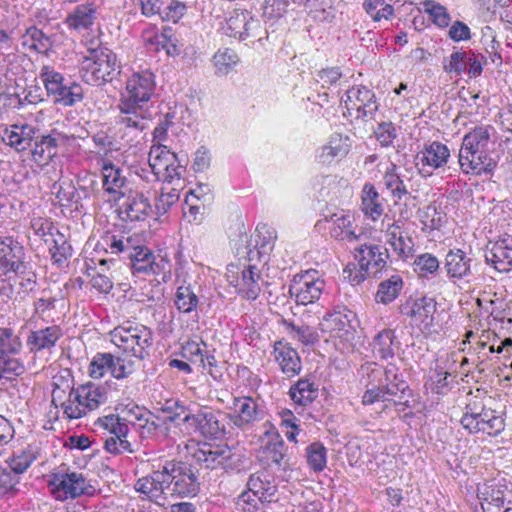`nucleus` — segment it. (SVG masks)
<instances>
[{"mask_svg": "<svg viewBox=\"0 0 512 512\" xmlns=\"http://www.w3.org/2000/svg\"><path fill=\"white\" fill-rule=\"evenodd\" d=\"M155 91L154 74L148 70L132 74L121 92L117 123L137 137L147 128V103Z\"/></svg>", "mask_w": 512, "mask_h": 512, "instance_id": "f257e3e1", "label": "nucleus"}, {"mask_svg": "<svg viewBox=\"0 0 512 512\" xmlns=\"http://www.w3.org/2000/svg\"><path fill=\"white\" fill-rule=\"evenodd\" d=\"M106 245L112 254H124L130 260L133 273L159 275L165 263L163 260L155 262V256L145 246L136 244L130 236L111 235L105 239Z\"/></svg>", "mask_w": 512, "mask_h": 512, "instance_id": "f03ea898", "label": "nucleus"}, {"mask_svg": "<svg viewBox=\"0 0 512 512\" xmlns=\"http://www.w3.org/2000/svg\"><path fill=\"white\" fill-rule=\"evenodd\" d=\"M83 80L95 86L111 82L119 73L116 54L108 48H96L89 52L81 62Z\"/></svg>", "mask_w": 512, "mask_h": 512, "instance_id": "7ed1b4c3", "label": "nucleus"}, {"mask_svg": "<svg viewBox=\"0 0 512 512\" xmlns=\"http://www.w3.org/2000/svg\"><path fill=\"white\" fill-rule=\"evenodd\" d=\"M111 342L125 352L143 360L153 345V332L142 324L127 322L110 332Z\"/></svg>", "mask_w": 512, "mask_h": 512, "instance_id": "20e7f679", "label": "nucleus"}, {"mask_svg": "<svg viewBox=\"0 0 512 512\" xmlns=\"http://www.w3.org/2000/svg\"><path fill=\"white\" fill-rule=\"evenodd\" d=\"M411 396L412 391L406 381H400L399 383L381 381L380 386L364 392L362 403L364 405L382 403V410L394 406L397 412H403L405 408L410 407L409 398Z\"/></svg>", "mask_w": 512, "mask_h": 512, "instance_id": "39448f33", "label": "nucleus"}, {"mask_svg": "<svg viewBox=\"0 0 512 512\" xmlns=\"http://www.w3.org/2000/svg\"><path fill=\"white\" fill-rule=\"evenodd\" d=\"M106 402L103 389L87 383L71 389L69 398L62 404L63 412L69 419H79Z\"/></svg>", "mask_w": 512, "mask_h": 512, "instance_id": "423d86ee", "label": "nucleus"}, {"mask_svg": "<svg viewBox=\"0 0 512 512\" xmlns=\"http://www.w3.org/2000/svg\"><path fill=\"white\" fill-rule=\"evenodd\" d=\"M166 493L172 498L195 497L200 490L198 475L184 462H167Z\"/></svg>", "mask_w": 512, "mask_h": 512, "instance_id": "0eeeda50", "label": "nucleus"}, {"mask_svg": "<svg viewBox=\"0 0 512 512\" xmlns=\"http://www.w3.org/2000/svg\"><path fill=\"white\" fill-rule=\"evenodd\" d=\"M48 486L55 499L64 501L75 499L88 493V484L86 478L77 472L54 473L48 480Z\"/></svg>", "mask_w": 512, "mask_h": 512, "instance_id": "6e6552de", "label": "nucleus"}, {"mask_svg": "<svg viewBox=\"0 0 512 512\" xmlns=\"http://www.w3.org/2000/svg\"><path fill=\"white\" fill-rule=\"evenodd\" d=\"M97 424L109 433L105 440V449L112 454L134 452L131 443L127 440L129 431L125 420L118 415H107L99 418Z\"/></svg>", "mask_w": 512, "mask_h": 512, "instance_id": "1a4fd4ad", "label": "nucleus"}, {"mask_svg": "<svg viewBox=\"0 0 512 512\" xmlns=\"http://www.w3.org/2000/svg\"><path fill=\"white\" fill-rule=\"evenodd\" d=\"M182 422L204 438L217 439L225 433V426L217 414L207 408L199 409L193 414H185Z\"/></svg>", "mask_w": 512, "mask_h": 512, "instance_id": "9d476101", "label": "nucleus"}, {"mask_svg": "<svg viewBox=\"0 0 512 512\" xmlns=\"http://www.w3.org/2000/svg\"><path fill=\"white\" fill-rule=\"evenodd\" d=\"M402 315L411 319V323L421 330L429 329L433 325L436 312V302L429 297L408 299L399 306Z\"/></svg>", "mask_w": 512, "mask_h": 512, "instance_id": "9b49d317", "label": "nucleus"}, {"mask_svg": "<svg viewBox=\"0 0 512 512\" xmlns=\"http://www.w3.org/2000/svg\"><path fill=\"white\" fill-rule=\"evenodd\" d=\"M316 272L306 271L296 275L289 287V293L295 297L297 304L307 305L318 300L324 289V281L315 278Z\"/></svg>", "mask_w": 512, "mask_h": 512, "instance_id": "f8f14e48", "label": "nucleus"}, {"mask_svg": "<svg viewBox=\"0 0 512 512\" xmlns=\"http://www.w3.org/2000/svg\"><path fill=\"white\" fill-rule=\"evenodd\" d=\"M61 337L62 330L57 325L30 331L26 339V346L29 352L33 354V360L26 365L27 369H36L35 358L37 354L44 350L50 351L56 346Z\"/></svg>", "mask_w": 512, "mask_h": 512, "instance_id": "ddd939ff", "label": "nucleus"}, {"mask_svg": "<svg viewBox=\"0 0 512 512\" xmlns=\"http://www.w3.org/2000/svg\"><path fill=\"white\" fill-rule=\"evenodd\" d=\"M167 462L162 469L153 471L150 475L142 477L135 483V490L147 496L156 504L163 506L169 497L167 486Z\"/></svg>", "mask_w": 512, "mask_h": 512, "instance_id": "4468645a", "label": "nucleus"}, {"mask_svg": "<svg viewBox=\"0 0 512 512\" xmlns=\"http://www.w3.org/2000/svg\"><path fill=\"white\" fill-rule=\"evenodd\" d=\"M450 157V151L445 144L434 141L426 145L416 155V165L423 176H430L432 172L443 167Z\"/></svg>", "mask_w": 512, "mask_h": 512, "instance_id": "2eb2a0df", "label": "nucleus"}, {"mask_svg": "<svg viewBox=\"0 0 512 512\" xmlns=\"http://www.w3.org/2000/svg\"><path fill=\"white\" fill-rule=\"evenodd\" d=\"M459 164L464 173L474 175L491 173L496 167L495 160L486 151L465 149V147L460 148Z\"/></svg>", "mask_w": 512, "mask_h": 512, "instance_id": "dca6fc26", "label": "nucleus"}, {"mask_svg": "<svg viewBox=\"0 0 512 512\" xmlns=\"http://www.w3.org/2000/svg\"><path fill=\"white\" fill-rule=\"evenodd\" d=\"M359 267L366 273L376 275L386 266L388 250L380 245L363 244L355 249Z\"/></svg>", "mask_w": 512, "mask_h": 512, "instance_id": "f3484780", "label": "nucleus"}, {"mask_svg": "<svg viewBox=\"0 0 512 512\" xmlns=\"http://www.w3.org/2000/svg\"><path fill=\"white\" fill-rule=\"evenodd\" d=\"M39 129L30 124H14L4 128L2 141L17 152H24L33 146Z\"/></svg>", "mask_w": 512, "mask_h": 512, "instance_id": "a211bd4d", "label": "nucleus"}, {"mask_svg": "<svg viewBox=\"0 0 512 512\" xmlns=\"http://www.w3.org/2000/svg\"><path fill=\"white\" fill-rule=\"evenodd\" d=\"M385 237L386 242L400 259L407 260L413 256L414 241L409 232L398 222L387 227Z\"/></svg>", "mask_w": 512, "mask_h": 512, "instance_id": "6ab92c4d", "label": "nucleus"}, {"mask_svg": "<svg viewBox=\"0 0 512 512\" xmlns=\"http://www.w3.org/2000/svg\"><path fill=\"white\" fill-rule=\"evenodd\" d=\"M137 191L128 196L127 202L123 205L121 213L131 221L145 220L152 211V206L146 194L150 193V189L146 186H137Z\"/></svg>", "mask_w": 512, "mask_h": 512, "instance_id": "aec40b11", "label": "nucleus"}, {"mask_svg": "<svg viewBox=\"0 0 512 512\" xmlns=\"http://www.w3.org/2000/svg\"><path fill=\"white\" fill-rule=\"evenodd\" d=\"M25 252L23 246L11 237L0 239V269L15 272L24 265Z\"/></svg>", "mask_w": 512, "mask_h": 512, "instance_id": "412c9836", "label": "nucleus"}, {"mask_svg": "<svg viewBox=\"0 0 512 512\" xmlns=\"http://www.w3.org/2000/svg\"><path fill=\"white\" fill-rule=\"evenodd\" d=\"M234 414H230V420L239 428H243L262 418L258 404L251 397H238L233 400Z\"/></svg>", "mask_w": 512, "mask_h": 512, "instance_id": "4be33fe9", "label": "nucleus"}, {"mask_svg": "<svg viewBox=\"0 0 512 512\" xmlns=\"http://www.w3.org/2000/svg\"><path fill=\"white\" fill-rule=\"evenodd\" d=\"M352 312L346 308L334 310L327 313L320 322L322 332L333 337H344L348 335L351 327Z\"/></svg>", "mask_w": 512, "mask_h": 512, "instance_id": "5701e85b", "label": "nucleus"}, {"mask_svg": "<svg viewBox=\"0 0 512 512\" xmlns=\"http://www.w3.org/2000/svg\"><path fill=\"white\" fill-rule=\"evenodd\" d=\"M486 260L500 272L509 271L512 268V236L506 234L493 243Z\"/></svg>", "mask_w": 512, "mask_h": 512, "instance_id": "b1692460", "label": "nucleus"}, {"mask_svg": "<svg viewBox=\"0 0 512 512\" xmlns=\"http://www.w3.org/2000/svg\"><path fill=\"white\" fill-rule=\"evenodd\" d=\"M232 456L231 450L227 446L216 445L212 446L204 444L197 449L193 457L198 463L204 464L207 469H215L219 466H224Z\"/></svg>", "mask_w": 512, "mask_h": 512, "instance_id": "393cba45", "label": "nucleus"}, {"mask_svg": "<svg viewBox=\"0 0 512 512\" xmlns=\"http://www.w3.org/2000/svg\"><path fill=\"white\" fill-rule=\"evenodd\" d=\"M126 177L118 166L111 162H105L102 166L103 189L113 194L114 200H118L126 195L125 184Z\"/></svg>", "mask_w": 512, "mask_h": 512, "instance_id": "a878e982", "label": "nucleus"}, {"mask_svg": "<svg viewBox=\"0 0 512 512\" xmlns=\"http://www.w3.org/2000/svg\"><path fill=\"white\" fill-rule=\"evenodd\" d=\"M472 258L463 250H450L445 257L444 269L449 278L462 279L471 275Z\"/></svg>", "mask_w": 512, "mask_h": 512, "instance_id": "bb28decb", "label": "nucleus"}, {"mask_svg": "<svg viewBox=\"0 0 512 512\" xmlns=\"http://www.w3.org/2000/svg\"><path fill=\"white\" fill-rule=\"evenodd\" d=\"M275 359L278 362L282 372L288 377L300 373L302 365L298 352L282 342H277L274 347Z\"/></svg>", "mask_w": 512, "mask_h": 512, "instance_id": "cd10ccee", "label": "nucleus"}, {"mask_svg": "<svg viewBox=\"0 0 512 512\" xmlns=\"http://www.w3.org/2000/svg\"><path fill=\"white\" fill-rule=\"evenodd\" d=\"M34 162L39 165L48 164L49 161L57 154V139L52 135L36 134L33 146L28 149Z\"/></svg>", "mask_w": 512, "mask_h": 512, "instance_id": "c85d7f7f", "label": "nucleus"}, {"mask_svg": "<svg viewBox=\"0 0 512 512\" xmlns=\"http://www.w3.org/2000/svg\"><path fill=\"white\" fill-rule=\"evenodd\" d=\"M477 404L479 408L476 413L481 432L490 436L500 434L505 428V422L502 416H500L495 410L486 408L480 402H477Z\"/></svg>", "mask_w": 512, "mask_h": 512, "instance_id": "c756f323", "label": "nucleus"}, {"mask_svg": "<svg viewBox=\"0 0 512 512\" xmlns=\"http://www.w3.org/2000/svg\"><path fill=\"white\" fill-rule=\"evenodd\" d=\"M348 138L343 139L339 134L330 138L327 145L320 148L317 159L322 164H330L336 158H343L349 152Z\"/></svg>", "mask_w": 512, "mask_h": 512, "instance_id": "7c9ffc66", "label": "nucleus"}, {"mask_svg": "<svg viewBox=\"0 0 512 512\" xmlns=\"http://www.w3.org/2000/svg\"><path fill=\"white\" fill-rule=\"evenodd\" d=\"M248 489L261 503L273 501L277 488L268 480L264 473H255L248 480Z\"/></svg>", "mask_w": 512, "mask_h": 512, "instance_id": "2f4dec72", "label": "nucleus"}, {"mask_svg": "<svg viewBox=\"0 0 512 512\" xmlns=\"http://www.w3.org/2000/svg\"><path fill=\"white\" fill-rule=\"evenodd\" d=\"M261 275L255 266L249 265L242 271L239 293L248 300H255L261 292Z\"/></svg>", "mask_w": 512, "mask_h": 512, "instance_id": "473e14b6", "label": "nucleus"}, {"mask_svg": "<svg viewBox=\"0 0 512 512\" xmlns=\"http://www.w3.org/2000/svg\"><path fill=\"white\" fill-rule=\"evenodd\" d=\"M96 19V7L92 3L78 5L66 19L70 28L82 30L89 28Z\"/></svg>", "mask_w": 512, "mask_h": 512, "instance_id": "72a5a7b5", "label": "nucleus"}, {"mask_svg": "<svg viewBox=\"0 0 512 512\" xmlns=\"http://www.w3.org/2000/svg\"><path fill=\"white\" fill-rule=\"evenodd\" d=\"M291 399L300 406L310 405L318 396V387L308 379H300L289 391Z\"/></svg>", "mask_w": 512, "mask_h": 512, "instance_id": "f704fd0d", "label": "nucleus"}, {"mask_svg": "<svg viewBox=\"0 0 512 512\" xmlns=\"http://www.w3.org/2000/svg\"><path fill=\"white\" fill-rule=\"evenodd\" d=\"M22 45L38 53H47L52 48V41L42 30L32 26L22 36Z\"/></svg>", "mask_w": 512, "mask_h": 512, "instance_id": "c9c22d12", "label": "nucleus"}, {"mask_svg": "<svg viewBox=\"0 0 512 512\" xmlns=\"http://www.w3.org/2000/svg\"><path fill=\"white\" fill-rule=\"evenodd\" d=\"M333 226L330 230L331 237L336 240L353 242L358 239L355 231L352 229V217L350 215L333 214L331 217Z\"/></svg>", "mask_w": 512, "mask_h": 512, "instance_id": "e433bc0d", "label": "nucleus"}, {"mask_svg": "<svg viewBox=\"0 0 512 512\" xmlns=\"http://www.w3.org/2000/svg\"><path fill=\"white\" fill-rule=\"evenodd\" d=\"M176 160V154L171 153L165 146H152L149 152L148 167L160 177L170 167V162Z\"/></svg>", "mask_w": 512, "mask_h": 512, "instance_id": "4c0bfd02", "label": "nucleus"}, {"mask_svg": "<svg viewBox=\"0 0 512 512\" xmlns=\"http://www.w3.org/2000/svg\"><path fill=\"white\" fill-rule=\"evenodd\" d=\"M362 210L373 220L383 213V206L380 196L372 184H365L362 190Z\"/></svg>", "mask_w": 512, "mask_h": 512, "instance_id": "58836bf2", "label": "nucleus"}, {"mask_svg": "<svg viewBox=\"0 0 512 512\" xmlns=\"http://www.w3.org/2000/svg\"><path fill=\"white\" fill-rule=\"evenodd\" d=\"M491 130H493V128L490 126L475 127L464 136L461 147H465V149H476V151H486L490 142Z\"/></svg>", "mask_w": 512, "mask_h": 512, "instance_id": "ea45409f", "label": "nucleus"}, {"mask_svg": "<svg viewBox=\"0 0 512 512\" xmlns=\"http://www.w3.org/2000/svg\"><path fill=\"white\" fill-rule=\"evenodd\" d=\"M51 258L54 263L61 264L71 256V246L67 243L64 235L56 230V236L45 238Z\"/></svg>", "mask_w": 512, "mask_h": 512, "instance_id": "a19ab883", "label": "nucleus"}, {"mask_svg": "<svg viewBox=\"0 0 512 512\" xmlns=\"http://www.w3.org/2000/svg\"><path fill=\"white\" fill-rule=\"evenodd\" d=\"M403 287L402 278L399 275H393L389 279L380 283L376 301L388 304L396 299Z\"/></svg>", "mask_w": 512, "mask_h": 512, "instance_id": "79ce46f5", "label": "nucleus"}, {"mask_svg": "<svg viewBox=\"0 0 512 512\" xmlns=\"http://www.w3.org/2000/svg\"><path fill=\"white\" fill-rule=\"evenodd\" d=\"M374 93L367 87H352L342 96L341 101L345 103L348 110H360V106L374 99Z\"/></svg>", "mask_w": 512, "mask_h": 512, "instance_id": "37998d69", "label": "nucleus"}, {"mask_svg": "<svg viewBox=\"0 0 512 512\" xmlns=\"http://www.w3.org/2000/svg\"><path fill=\"white\" fill-rule=\"evenodd\" d=\"M393 340L394 332L390 329H384L379 332L373 339L372 351L376 357L387 359L393 357Z\"/></svg>", "mask_w": 512, "mask_h": 512, "instance_id": "c03bdc74", "label": "nucleus"}, {"mask_svg": "<svg viewBox=\"0 0 512 512\" xmlns=\"http://www.w3.org/2000/svg\"><path fill=\"white\" fill-rule=\"evenodd\" d=\"M53 97L55 103L72 106L83 99V89L76 82L64 83Z\"/></svg>", "mask_w": 512, "mask_h": 512, "instance_id": "a18cd8bd", "label": "nucleus"}, {"mask_svg": "<svg viewBox=\"0 0 512 512\" xmlns=\"http://www.w3.org/2000/svg\"><path fill=\"white\" fill-rule=\"evenodd\" d=\"M19 484V476L15 475L7 466H0V497L7 499L15 497L20 491Z\"/></svg>", "mask_w": 512, "mask_h": 512, "instance_id": "49530a36", "label": "nucleus"}, {"mask_svg": "<svg viewBox=\"0 0 512 512\" xmlns=\"http://www.w3.org/2000/svg\"><path fill=\"white\" fill-rule=\"evenodd\" d=\"M327 450L320 442H313L306 448V458L309 467L314 472H321L326 467Z\"/></svg>", "mask_w": 512, "mask_h": 512, "instance_id": "de8ad7c7", "label": "nucleus"}, {"mask_svg": "<svg viewBox=\"0 0 512 512\" xmlns=\"http://www.w3.org/2000/svg\"><path fill=\"white\" fill-rule=\"evenodd\" d=\"M22 342L11 328H0V355L13 357L20 352Z\"/></svg>", "mask_w": 512, "mask_h": 512, "instance_id": "09e8293b", "label": "nucleus"}, {"mask_svg": "<svg viewBox=\"0 0 512 512\" xmlns=\"http://www.w3.org/2000/svg\"><path fill=\"white\" fill-rule=\"evenodd\" d=\"M27 370L22 360L0 355V379H11L23 375Z\"/></svg>", "mask_w": 512, "mask_h": 512, "instance_id": "8fccbe9b", "label": "nucleus"}, {"mask_svg": "<svg viewBox=\"0 0 512 512\" xmlns=\"http://www.w3.org/2000/svg\"><path fill=\"white\" fill-rule=\"evenodd\" d=\"M175 305L180 312L190 313L198 305V297L190 286H180L177 289Z\"/></svg>", "mask_w": 512, "mask_h": 512, "instance_id": "3c124183", "label": "nucleus"}, {"mask_svg": "<svg viewBox=\"0 0 512 512\" xmlns=\"http://www.w3.org/2000/svg\"><path fill=\"white\" fill-rule=\"evenodd\" d=\"M40 78L49 96H53L65 83L62 74L49 65L42 66Z\"/></svg>", "mask_w": 512, "mask_h": 512, "instance_id": "603ef678", "label": "nucleus"}, {"mask_svg": "<svg viewBox=\"0 0 512 512\" xmlns=\"http://www.w3.org/2000/svg\"><path fill=\"white\" fill-rule=\"evenodd\" d=\"M112 364L113 355L111 353H97L89 365V375L94 379H100L107 372L111 373Z\"/></svg>", "mask_w": 512, "mask_h": 512, "instance_id": "864d4df0", "label": "nucleus"}, {"mask_svg": "<svg viewBox=\"0 0 512 512\" xmlns=\"http://www.w3.org/2000/svg\"><path fill=\"white\" fill-rule=\"evenodd\" d=\"M53 188L56 190V198L62 206L78 205L80 195L72 182L55 183Z\"/></svg>", "mask_w": 512, "mask_h": 512, "instance_id": "5fc2aeb1", "label": "nucleus"}, {"mask_svg": "<svg viewBox=\"0 0 512 512\" xmlns=\"http://www.w3.org/2000/svg\"><path fill=\"white\" fill-rule=\"evenodd\" d=\"M363 8L374 21L388 19L393 15V7L384 0H365Z\"/></svg>", "mask_w": 512, "mask_h": 512, "instance_id": "6e6d98bb", "label": "nucleus"}, {"mask_svg": "<svg viewBox=\"0 0 512 512\" xmlns=\"http://www.w3.org/2000/svg\"><path fill=\"white\" fill-rule=\"evenodd\" d=\"M384 184L397 199H401L404 195L408 194V190L403 180L396 173L395 164H391V168L386 171L384 175Z\"/></svg>", "mask_w": 512, "mask_h": 512, "instance_id": "4d7b16f0", "label": "nucleus"}, {"mask_svg": "<svg viewBox=\"0 0 512 512\" xmlns=\"http://www.w3.org/2000/svg\"><path fill=\"white\" fill-rule=\"evenodd\" d=\"M217 73L225 75L239 61L237 54L228 48L219 50L213 57Z\"/></svg>", "mask_w": 512, "mask_h": 512, "instance_id": "13d9d810", "label": "nucleus"}, {"mask_svg": "<svg viewBox=\"0 0 512 512\" xmlns=\"http://www.w3.org/2000/svg\"><path fill=\"white\" fill-rule=\"evenodd\" d=\"M423 5L425 12H427L431 16L433 22L436 25L442 28L447 27L449 25L451 18L449 13L447 12V9L444 6L432 0L424 2Z\"/></svg>", "mask_w": 512, "mask_h": 512, "instance_id": "bf43d9fd", "label": "nucleus"}, {"mask_svg": "<svg viewBox=\"0 0 512 512\" xmlns=\"http://www.w3.org/2000/svg\"><path fill=\"white\" fill-rule=\"evenodd\" d=\"M439 260L430 253H423L414 260L415 271L420 276L433 274L439 269Z\"/></svg>", "mask_w": 512, "mask_h": 512, "instance_id": "052dcab7", "label": "nucleus"}, {"mask_svg": "<svg viewBox=\"0 0 512 512\" xmlns=\"http://www.w3.org/2000/svg\"><path fill=\"white\" fill-rule=\"evenodd\" d=\"M248 15L247 11L234 12L226 21V34L239 39L243 28L247 25Z\"/></svg>", "mask_w": 512, "mask_h": 512, "instance_id": "680f3d73", "label": "nucleus"}, {"mask_svg": "<svg viewBox=\"0 0 512 512\" xmlns=\"http://www.w3.org/2000/svg\"><path fill=\"white\" fill-rule=\"evenodd\" d=\"M160 410L166 414L165 422H177L182 421L185 414H189L185 406H183L178 400H167L160 408Z\"/></svg>", "mask_w": 512, "mask_h": 512, "instance_id": "e2e57ef3", "label": "nucleus"}, {"mask_svg": "<svg viewBox=\"0 0 512 512\" xmlns=\"http://www.w3.org/2000/svg\"><path fill=\"white\" fill-rule=\"evenodd\" d=\"M467 54L465 52L455 51L449 59H444L443 69L445 72L460 75L466 69Z\"/></svg>", "mask_w": 512, "mask_h": 512, "instance_id": "0e129e2a", "label": "nucleus"}, {"mask_svg": "<svg viewBox=\"0 0 512 512\" xmlns=\"http://www.w3.org/2000/svg\"><path fill=\"white\" fill-rule=\"evenodd\" d=\"M34 459L35 455L32 451H22L21 454L11 458L7 467L11 469L15 475L19 476L28 469Z\"/></svg>", "mask_w": 512, "mask_h": 512, "instance_id": "69168bd1", "label": "nucleus"}, {"mask_svg": "<svg viewBox=\"0 0 512 512\" xmlns=\"http://www.w3.org/2000/svg\"><path fill=\"white\" fill-rule=\"evenodd\" d=\"M204 350L200 347V344L196 341H187L182 346V356L192 363H198L204 369L206 364L204 360Z\"/></svg>", "mask_w": 512, "mask_h": 512, "instance_id": "338daca9", "label": "nucleus"}, {"mask_svg": "<svg viewBox=\"0 0 512 512\" xmlns=\"http://www.w3.org/2000/svg\"><path fill=\"white\" fill-rule=\"evenodd\" d=\"M263 453L266 455V458L271 461V463L277 465L278 467H282L286 464L284 461L286 457V446L283 441L269 443L265 447Z\"/></svg>", "mask_w": 512, "mask_h": 512, "instance_id": "774afa93", "label": "nucleus"}]
</instances>
